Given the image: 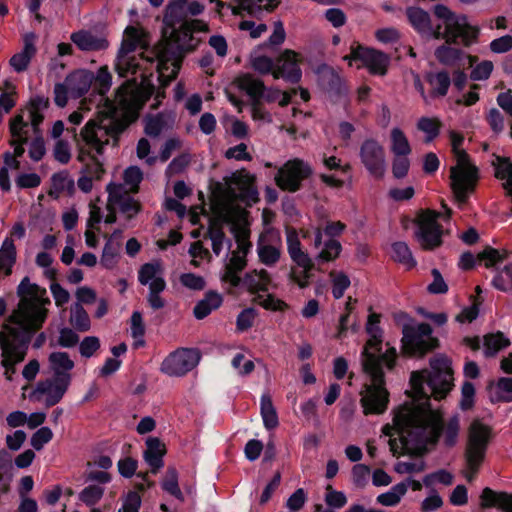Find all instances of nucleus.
<instances>
[{
    "label": "nucleus",
    "instance_id": "f257e3e1",
    "mask_svg": "<svg viewBox=\"0 0 512 512\" xmlns=\"http://www.w3.org/2000/svg\"><path fill=\"white\" fill-rule=\"evenodd\" d=\"M431 370L413 371L410 386L416 403L412 414L405 419L406 435L400 437L401 447L406 453L423 455L428 444H436L442 435L443 420L433 409L430 397L442 400L453 387V370L447 357L430 359Z\"/></svg>",
    "mask_w": 512,
    "mask_h": 512
},
{
    "label": "nucleus",
    "instance_id": "f03ea898",
    "mask_svg": "<svg viewBox=\"0 0 512 512\" xmlns=\"http://www.w3.org/2000/svg\"><path fill=\"white\" fill-rule=\"evenodd\" d=\"M142 75L140 82L137 79H128L123 82L117 90L120 98L119 104L122 110L121 117L112 118L108 125H103L100 121L90 119L82 128L80 136L87 146L94 149L101 155L104 147L110 143L112 138L113 146H117L122 133L135 121L138 120L141 110L146 103L154 97L152 110H156L162 104L166 97V88L164 81H159L157 87L151 77Z\"/></svg>",
    "mask_w": 512,
    "mask_h": 512
},
{
    "label": "nucleus",
    "instance_id": "7ed1b4c3",
    "mask_svg": "<svg viewBox=\"0 0 512 512\" xmlns=\"http://www.w3.org/2000/svg\"><path fill=\"white\" fill-rule=\"evenodd\" d=\"M187 0H169L163 22L171 29L175 47H167L157 54L158 81H164L163 86H169L174 81L182 67L184 57L193 52L201 43L194 36L197 32H207V23L199 19L186 18Z\"/></svg>",
    "mask_w": 512,
    "mask_h": 512
},
{
    "label": "nucleus",
    "instance_id": "20e7f679",
    "mask_svg": "<svg viewBox=\"0 0 512 512\" xmlns=\"http://www.w3.org/2000/svg\"><path fill=\"white\" fill-rule=\"evenodd\" d=\"M366 332L370 336L361 352L362 367L371 380L361 391L360 404L365 415L383 414L389 403V392L385 388L384 368L392 370L396 365L397 351L390 347L382 350L383 330L379 324L366 323Z\"/></svg>",
    "mask_w": 512,
    "mask_h": 512
},
{
    "label": "nucleus",
    "instance_id": "39448f33",
    "mask_svg": "<svg viewBox=\"0 0 512 512\" xmlns=\"http://www.w3.org/2000/svg\"><path fill=\"white\" fill-rule=\"evenodd\" d=\"M433 14L443 21L445 30H442L441 24L433 27L430 14L420 7L409 6L405 10L409 24L422 38L455 43L457 37H462L464 47L478 42L480 28L471 25L466 15H457L444 4H436Z\"/></svg>",
    "mask_w": 512,
    "mask_h": 512
},
{
    "label": "nucleus",
    "instance_id": "423d86ee",
    "mask_svg": "<svg viewBox=\"0 0 512 512\" xmlns=\"http://www.w3.org/2000/svg\"><path fill=\"white\" fill-rule=\"evenodd\" d=\"M48 362L53 376L38 381L32 396L40 401V396L45 395L46 407H52L58 404L68 391L72 381L71 371L75 367V363L67 352L62 351L50 353Z\"/></svg>",
    "mask_w": 512,
    "mask_h": 512
},
{
    "label": "nucleus",
    "instance_id": "0eeeda50",
    "mask_svg": "<svg viewBox=\"0 0 512 512\" xmlns=\"http://www.w3.org/2000/svg\"><path fill=\"white\" fill-rule=\"evenodd\" d=\"M493 437V429L489 425H486L479 420H474L470 424L464 451V459L467 469L465 478L468 482L474 481L480 471Z\"/></svg>",
    "mask_w": 512,
    "mask_h": 512
},
{
    "label": "nucleus",
    "instance_id": "6e6552de",
    "mask_svg": "<svg viewBox=\"0 0 512 512\" xmlns=\"http://www.w3.org/2000/svg\"><path fill=\"white\" fill-rule=\"evenodd\" d=\"M402 352L409 357L422 358L439 347V339L433 336L428 323L404 324L402 328Z\"/></svg>",
    "mask_w": 512,
    "mask_h": 512
},
{
    "label": "nucleus",
    "instance_id": "1a4fd4ad",
    "mask_svg": "<svg viewBox=\"0 0 512 512\" xmlns=\"http://www.w3.org/2000/svg\"><path fill=\"white\" fill-rule=\"evenodd\" d=\"M402 352L409 357L422 358L439 347V339L433 336L428 323L404 324L402 328Z\"/></svg>",
    "mask_w": 512,
    "mask_h": 512
},
{
    "label": "nucleus",
    "instance_id": "9d476101",
    "mask_svg": "<svg viewBox=\"0 0 512 512\" xmlns=\"http://www.w3.org/2000/svg\"><path fill=\"white\" fill-rule=\"evenodd\" d=\"M313 173L312 167L299 158L288 160L281 166L276 175L275 183L282 190L295 193L302 188V182Z\"/></svg>",
    "mask_w": 512,
    "mask_h": 512
},
{
    "label": "nucleus",
    "instance_id": "9b49d317",
    "mask_svg": "<svg viewBox=\"0 0 512 512\" xmlns=\"http://www.w3.org/2000/svg\"><path fill=\"white\" fill-rule=\"evenodd\" d=\"M200 358L198 349L178 348L164 358L160 371L170 377H182L197 366Z\"/></svg>",
    "mask_w": 512,
    "mask_h": 512
},
{
    "label": "nucleus",
    "instance_id": "f8f14e48",
    "mask_svg": "<svg viewBox=\"0 0 512 512\" xmlns=\"http://www.w3.org/2000/svg\"><path fill=\"white\" fill-rule=\"evenodd\" d=\"M439 216V212L426 210L419 217L415 236L424 250L432 251L443 243V227L438 222Z\"/></svg>",
    "mask_w": 512,
    "mask_h": 512
},
{
    "label": "nucleus",
    "instance_id": "ddd939ff",
    "mask_svg": "<svg viewBox=\"0 0 512 512\" xmlns=\"http://www.w3.org/2000/svg\"><path fill=\"white\" fill-rule=\"evenodd\" d=\"M17 295L20 298L18 308L20 313H48L45 305L51 303L46 295V289L35 283H31L28 276H25L17 287Z\"/></svg>",
    "mask_w": 512,
    "mask_h": 512
},
{
    "label": "nucleus",
    "instance_id": "4468645a",
    "mask_svg": "<svg viewBox=\"0 0 512 512\" xmlns=\"http://www.w3.org/2000/svg\"><path fill=\"white\" fill-rule=\"evenodd\" d=\"M345 60L359 61L366 67L372 75L384 76L387 74L390 64L388 54L374 49L365 47L361 44L351 46L350 54L344 57Z\"/></svg>",
    "mask_w": 512,
    "mask_h": 512
},
{
    "label": "nucleus",
    "instance_id": "2eb2a0df",
    "mask_svg": "<svg viewBox=\"0 0 512 512\" xmlns=\"http://www.w3.org/2000/svg\"><path fill=\"white\" fill-rule=\"evenodd\" d=\"M451 188L459 203H466L475 190L478 169L475 166H453L450 170Z\"/></svg>",
    "mask_w": 512,
    "mask_h": 512
},
{
    "label": "nucleus",
    "instance_id": "dca6fc26",
    "mask_svg": "<svg viewBox=\"0 0 512 512\" xmlns=\"http://www.w3.org/2000/svg\"><path fill=\"white\" fill-rule=\"evenodd\" d=\"M361 162L368 172L376 179H382L385 174V152L383 147L374 139H366L360 147Z\"/></svg>",
    "mask_w": 512,
    "mask_h": 512
},
{
    "label": "nucleus",
    "instance_id": "f3484780",
    "mask_svg": "<svg viewBox=\"0 0 512 512\" xmlns=\"http://www.w3.org/2000/svg\"><path fill=\"white\" fill-rule=\"evenodd\" d=\"M298 56V53L290 49H286L280 54L276 59L273 77L283 79L291 84L299 83L302 78V70L299 66Z\"/></svg>",
    "mask_w": 512,
    "mask_h": 512
},
{
    "label": "nucleus",
    "instance_id": "a211bd4d",
    "mask_svg": "<svg viewBox=\"0 0 512 512\" xmlns=\"http://www.w3.org/2000/svg\"><path fill=\"white\" fill-rule=\"evenodd\" d=\"M108 202L117 206L127 220L133 219L142 210V205L135 200L122 184L110 183L107 186Z\"/></svg>",
    "mask_w": 512,
    "mask_h": 512
},
{
    "label": "nucleus",
    "instance_id": "6ab92c4d",
    "mask_svg": "<svg viewBox=\"0 0 512 512\" xmlns=\"http://www.w3.org/2000/svg\"><path fill=\"white\" fill-rule=\"evenodd\" d=\"M508 257L507 251H500L491 246L485 247L480 253L477 255V260L480 262H484L487 268L496 267L506 260ZM476 258L473 253L470 251L464 252L460 256L459 267L462 270L468 271L475 267Z\"/></svg>",
    "mask_w": 512,
    "mask_h": 512
},
{
    "label": "nucleus",
    "instance_id": "aec40b11",
    "mask_svg": "<svg viewBox=\"0 0 512 512\" xmlns=\"http://www.w3.org/2000/svg\"><path fill=\"white\" fill-rule=\"evenodd\" d=\"M94 80L93 72L78 69L68 74L64 80L70 90V96L74 99L83 97L91 88Z\"/></svg>",
    "mask_w": 512,
    "mask_h": 512
},
{
    "label": "nucleus",
    "instance_id": "412c9836",
    "mask_svg": "<svg viewBox=\"0 0 512 512\" xmlns=\"http://www.w3.org/2000/svg\"><path fill=\"white\" fill-rule=\"evenodd\" d=\"M227 182L234 185L239 190L242 199H247L252 202L259 200L258 190L255 186V177L246 169L234 172Z\"/></svg>",
    "mask_w": 512,
    "mask_h": 512
},
{
    "label": "nucleus",
    "instance_id": "4be33fe9",
    "mask_svg": "<svg viewBox=\"0 0 512 512\" xmlns=\"http://www.w3.org/2000/svg\"><path fill=\"white\" fill-rule=\"evenodd\" d=\"M70 39L79 50L84 52L103 51L109 46L105 37L97 36L88 30L73 32Z\"/></svg>",
    "mask_w": 512,
    "mask_h": 512
},
{
    "label": "nucleus",
    "instance_id": "5701e85b",
    "mask_svg": "<svg viewBox=\"0 0 512 512\" xmlns=\"http://www.w3.org/2000/svg\"><path fill=\"white\" fill-rule=\"evenodd\" d=\"M35 39L36 35L31 32L25 34L23 38V49L21 52L15 53L9 60V64L13 67V69L20 73L25 71L30 62L31 59L36 54V47H35Z\"/></svg>",
    "mask_w": 512,
    "mask_h": 512
},
{
    "label": "nucleus",
    "instance_id": "b1692460",
    "mask_svg": "<svg viewBox=\"0 0 512 512\" xmlns=\"http://www.w3.org/2000/svg\"><path fill=\"white\" fill-rule=\"evenodd\" d=\"M166 454L165 445L157 437H149L146 440V450L143 453L145 462L150 466L151 473L157 474L164 466L163 457Z\"/></svg>",
    "mask_w": 512,
    "mask_h": 512
},
{
    "label": "nucleus",
    "instance_id": "393cba45",
    "mask_svg": "<svg viewBox=\"0 0 512 512\" xmlns=\"http://www.w3.org/2000/svg\"><path fill=\"white\" fill-rule=\"evenodd\" d=\"M480 500L484 509L496 507L502 512H512V493L496 492L486 487L482 490Z\"/></svg>",
    "mask_w": 512,
    "mask_h": 512
},
{
    "label": "nucleus",
    "instance_id": "a878e982",
    "mask_svg": "<svg viewBox=\"0 0 512 512\" xmlns=\"http://www.w3.org/2000/svg\"><path fill=\"white\" fill-rule=\"evenodd\" d=\"M237 87L246 92L252 100L253 106H257L264 98L266 87L261 79L255 78L253 75L246 73L238 76L235 80Z\"/></svg>",
    "mask_w": 512,
    "mask_h": 512
},
{
    "label": "nucleus",
    "instance_id": "bb28decb",
    "mask_svg": "<svg viewBox=\"0 0 512 512\" xmlns=\"http://www.w3.org/2000/svg\"><path fill=\"white\" fill-rule=\"evenodd\" d=\"M425 80L431 87L429 91V97L431 99L445 97L452 83L450 74L446 70L429 72L426 74Z\"/></svg>",
    "mask_w": 512,
    "mask_h": 512
},
{
    "label": "nucleus",
    "instance_id": "cd10ccee",
    "mask_svg": "<svg viewBox=\"0 0 512 512\" xmlns=\"http://www.w3.org/2000/svg\"><path fill=\"white\" fill-rule=\"evenodd\" d=\"M462 44V37H457L455 43H445L438 46L434 51V56L437 61L444 66H455L458 61L464 56L463 50L460 48L452 47V45Z\"/></svg>",
    "mask_w": 512,
    "mask_h": 512
},
{
    "label": "nucleus",
    "instance_id": "c85d7f7f",
    "mask_svg": "<svg viewBox=\"0 0 512 512\" xmlns=\"http://www.w3.org/2000/svg\"><path fill=\"white\" fill-rule=\"evenodd\" d=\"M286 234L287 250L291 260L297 266L308 265L310 257L308 253L302 250V244L299 240L297 231L294 228H290L287 230Z\"/></svg>",
    "mask_w": 512,
    "mask_h": 512
},
{
    "label": "nucleus",
    "instance_id": "c756f323",
    "mask_svg": "<svg viewBox=\"0 0 512 512\" xmlns=\"http://www.w3.org/2000/svg\"><path fill=\"white\" fill-rule=\"evenodd\" d=\"M223 302L222 296L213 290L208 291L204 298L196 303L193 314L196 319L206 318L213 310L219 308Z\"/></svg>",
    "mask_w": 512,
    "mask_h": 512
},
{
    "label": "nucleus",
    "instance_id": "7c9ffc66",
    "mask_svg": "<svg viewBox=\"0 0 512 512\" xmlns=\"http://www.w3.org/2000/svg\"><path fill=\"white\" fill-rule=\"evenodd\" d=\"M51 182L52 187L48 194L53 199H58L63 192L70 196L75 192L74 180L69 177V173L66 170L54 173L51 177Z\"/></svg>",
    "mask_w": 512,
    "mask_h": 512
},
{
    "label": "nucleus",
    "instance_id": "2f4dec72",
    "mask_svg": "<svg viewBox=\"0 0 512 512\" xmlns=\"http://www.w3.org/2000/svg\"><path fill=\"white\" fill-rule=\"evenodd\" d=\"M484 355L486 358H491L497 355L498 352L510 346L511 342L503 332L497 331L495 333H488L484 335Z\"/></svg>",
    "mask_w": 512,
    "mask_h": 512
},
{
    "label": "nucleus",
    "instance_id": "473e14b6",
    "mask_svg": "<svg viewBox=\"0 0 512 512\" xmlns=\"http://www.w3.org/2000/svg\"><path fill=\"white\" fill-rule=\"evenodd\" d=\"M260 413L263 419V425L267 430L275 429L279 425L276 409L268 393H264L261 396Z\"/></svg>",
    "mask_w": 512,
    "mask_h": 512
},
{
    "label": "nucleus",
    "instance_id": "72a5a7b5",
    "mask_svg": "<svg viewBox=\"0 0 512 512\" xmlns=\"http://www.w3.org/2000/svg\"><path fill=\"white\" fill-rule=\"evenodd\" d=\"M16 262V247L12 239L6 238L0 249V271L6 276L11 275L12 267Z\"/></svg>",
    "mask_w": 512,
    "mask_h": 512
},
{
    "label": "nucleus",
    "instance_id": "f704fd0d",
    "mask_svg": "<svg viewBox=\"0 0 512 512\" xmlns=\"http://www.w3.org/2000/svg\"><path fill=\"white\" fill-rule=\"evenodd\" d=\"M490 400L492 403H509L512 402V377H500L495 389L491 393Z\"/></svg>",
    "mask_w": 512,
    "mask_h": 512
},
{
    "label": "nucleus",
    "instance_id": "c9c22d12",
    "mask_svg": "<svg viewBox=\"0 0 512 512\" xmlns=\"http://www.w3.org/2000/svg\"><path fill=\"white\" fill-rule=\"evenodd\" d=\"M70 324L78 332H86L91 327L88 313L80 303L71 306Z\"/></svg>",
    "mask_w": 512,
    "mask_h": 512
},
{
    "label": "nucleus",
    "instance_id": "e433bc0d",
    "mask_svg": "<svg viewBox=\"0 0 512 512\" xmlns=\"http://www.w3.org/2000/svg\"><path fill=\"white\" fill-rule=\"evenodd\" d=\"M239 7L246 11L250 16H256L258 12L266 10L274 11L278 5V0H239Z\"/></svg>",
    "mask_w": 512,
    "mask_h": 512
},
{
    "label": "nucleus",
    "instance_id": "4c0bfd02",
    "mask_svg": "<svg viewBox=\"0 0 512 512\" xmlns=\"http://www.w3.org/2000/svg\"><path fill=\"white\" fill-rule=\"evenodd\" d=\"M408 484L400 482L394 485L389 491L377 496V502L383 506L393 507L396 506L401 498L406 494Z\"/></svg>",
    "mask_w": 512,
    "mask_h": 512
},
{
    "label": "nucleus",
    "instance_id": "58836bf2",
    "mask_svg": "<svg viewBox=\"0 0 512 512\" xmlns=\"http://www.w3.org/2000/svg\"><path fill=\"white\" fill-rule=\"evenodd\" d=\"M257 254L259 261L262 264L272 267L279 261L281 257V250L279 247L271 244H265L259 240L257 244Z\"/></svg>",
    "mask_w": 512,
    "mask_h": 512
},
{
    "label": "nucleus",
    "instance_id": "ea45409f",
    "mask_svg": "<svg viewBox=\"0 0 512 512\" xmlns=\"http://www.w3.org/2000/svg\"><path fill=\"white\" fill-rule=\"evenodd\" d=\"M205 238L212 241V250L218 256L223 249V243L226 239L222 224L217 220H212L208 226Z\"/></svg>",
    "mask_w": 512,
    "mask_h": 512
},
{
    "label": "nucleus",
    "instance_id": "a19ab883",
    "mask_svg": "<svg viewBox=\"0 0 512 512\" xmlns=\"http://www.w3.org/2000/svg\"><path fill=\"white\" fill-rule=\"evenodd\" d=\"M162 489L180 501H184V495L179 488L178 472L175 467H168L162 481Z\"/></svg>",
    "mask_w": 512,
    "mask_h": 512
},
{
    "label": "nucleus",
    "instance_id": "79ce46f5",
    "mask_svg": "<svg viewBox=\"0 0 512 512\" xmlns=\"http://www.w3.org/2000/svg\"><path fill=\"white\" fill-rule=\"evenodd\" d=\"M391 151L395 156H407L411 153L409 141L400 128L391 130Z\"/></svg>",
    "mask_w": 512,
    "mask_h": 512
},
{
    "label": "nucleus",
    "instance_id": "37998d69",
    "mask_svg": "<svg viewBox=\"0 0 512 512\" xmlns=\"http://www.w3.org/2000/svg\"><path fill=\"white\" fill-rule=\"evenodd\" d=\"M391 247L393 253L392 258L394 261L406 265L409 269L417 265L409 246L405 242H394Z\"/></svg>",
    "mask_w": 512,
    "mask_h": 512
},
{
    "label": "nucleus",
    "instance_id": "c03bdc74",
    "mask_svg": "<svg viewBox=\"0 0 512 512\" xmlns=\"http://www.w3.org/2000/svg\"><path fill=\"white\" fill-rule=\"evenodd\" d=\"M320 80L323 88L328 93L335 96H341L343 94L342 78L334 69H330L328 72L322 74Z\"/></svg>",
    "mask_w": 512,
    "mask_h": 512
},
{
    "label": "nucleus",
    "instance_id": "a18cd8bd",
    "mask_svg": "<svg viewBox=\"0 0 512 512\" xmlns=\"http://www.w3.org/2000/svg\"><path fill=\"white\" fill-rule=\"evenodd\" d=\"M140 70V63L135 56L116 58L115 71L121 78H127L129 75H135Z\"/></svg>",
    "mask_w": 512,
    "mask_h": 512
},
{
    "label": "nucleus",
    "instance_id": "49530a36",
    "mask_svg": "<svg viewBox=\"0 0 512 512\" xmlns=\"http://www.w3.org/2000/svg\"><path fill=\"white\" fill-rule=\"evenodd\" d=\"M441 126L440 120L429 117H422L417 123L418 129L427 135L425 139L426 143L433 141L439 135Z\"/></svg>",
    "mask_w": 512,
    "mask_h": 512
},
{
    "label": "nucleus",
    "instance_id": "de8ad7c7",
    "mask_svg": "<svg viewBox=\"0 0 512 512\" xmlns=\"http://www.w3.org/2000/svg\"><path fill=\"white\" fill-rule=\"evenodd\" d=\"M120 243L114 242L111 238H108L104 245L101 264L107 269H111L115 266L117 256L119 255Z\"/></svg>",
    "mask_w": 512,
    "mask_h": 512
},
{
    "label": "nucleus",
    "instance_id": "09e8293b",
    "mask_svg": "<svg viewBox=\"0 0 512 512\" xmlns=\"http://www.w3.org/2000/svg\"><path fill=\"white\" fill-rule=\"evenodd\" d=\"M302 271L296 273L294 270H291L289 274V279L297 284L299 288L304 289L309 286L310 280L312 278V271L315 270V264L313 260L310 258L308 265L300 266Z\"/></svg>",
    "mask_w": 512,
    "mask_h": 512
},
{
    "label": "nucleus",
    "instance_id": "8fccbe9b",
    "mask_svg": "<svg viewBox=\"0 0 512 512\" xmlns=\"http://www.w3.org/2000/svg\"><path fill=\"white\" fill-rule=\"evenodd\" d=\"M0 347L2 351L1 365L5 369L6 378L8 380H11V377L8 376V373H15V365L20 363L21 361L16 360L18 359V354L9 350L7 343L3 340L2 337Z\"/></svg>",
    "mask_w": 512,
    "mask_h": 512
},
{
    "label": "nucleus",
    "instance_id": "3c124183",
    "mask_svg": "<svg viewBox=\"0 0 512 512\" xmlns=\"http://www.w3.org/2000/svg\"><path fill=\"white\" fill-rule=\"evenodd\" d=\"M460 430V421L457 415L452 416L447 424L443 425L444 443L447 447L455 446Z\"/></svg>",
    "mask_w": 512,
    "mask_h": 512
},
{
    "label": "nucleus",
    "instance_id": "603ef678",
    "mask_svg": "<svg viewBox=\"0 0 512 512\" xmlns=\"http://www.w3.org/2000/svg\"><path fill=\"white\" fill-rule=\"evenodd\" d=\"M124 183L130 186L129 193L139 192V184L143 180V172L138 166H129L123 173Z\"/></svg>",
    "mask_w": 512,
    "mask_h": 512
},
{
    "label": "nucleus",
    "instance_id": "864d4df0",
    "mask_svg": "<svg viewBox=\"0 0 512 512\" xmlns=\"http://www.w3.org/2000/svg\"><path fill=\"white\" fill-rule=\"evenodd\" d=\"M93 83L100 95H106L112 85V75L107 66H101L97 70L96 75H94Z\"/></svg>",
    "mask_w": 512,
    "mask_h": 512
},
{
    "label": "nucleus",
    "instance_id": "5fc2aeb1",
    "mask_svg": "<svg viewBox=\"0 0 512 512\" xmlns=\"http://www.w3.org/2000/svg\"><path fill=\"white\" fill-rule=\"evenodd\" d=\"M104 489L98 485H89L79 493V499L86 506H94L103 497Z\"/></svg>",
    "mask_w": 512,
    "mask_h": 512
},
{
    "label": "nucleus",
    "instance_id": "6e6d98bb",
    "mask_svg": "<svg viewBox=\"0 0 512 512\" xmlns=\"http://www.w3.org/2000/svg\"><path fill=\"white\" fill-rule=\"evenodd\" d=\"M341 251V243L338 240L329 239L324 243V248L318 254L317 259L321 262H330L335 260Z\"/></svg>",
    "mask_w": 512,
    "mask_h": 512
},
{
    "label": "nucleus",
    "instance_id": "4d7b16f0",
    "mask_svg": "<svg viewBox=\"0 0 512 512\" xmlns=\"http://www.w3.org/2000/svg\"><path fill=\"white\" fill-rule=\"evenodd\" d=\"M144 132L150 137H158L165 126V121L161 114L150 115L148 114L145 119Z\"/></svg>",
    "mask_w": 512,
    "mask_h": 512
},
{
    "label": "nucleus",
    "instance_id": "13d9d810",
    "mask_svg": "<svg viewBox=\"0 0 512 512\" xmlns=\"http://www.w3.org/2000/svg\"><path fill=\"white\" fill-rule=\"evenodd\" d=\"M475 386L470 381H465L461 387V400L460 408L463 411H468L474 407L475 403Z\"/></svg>",
    "mask_w": 512,
    "mask_h": 512
},
{
    "label": "nucleus",
    "instance_id": "bf43d9fd",
    "mask_svg": "<svg viewBox=\"0 0 512 512\" xmlns=\"http://www.w3.org/2000/svg\"><path fill=\"white\" fill-rule=\"evenodd\" d=\"M161 272V266L158 263H145L138 271V281L141 285H147Z\"/></svg>",
    "mask_w": 512,
    "mask_h": 512
},
{
    "label": "nucleus",
    "instance_id": "052dcab7",
    "mask_svg": "<svg viewBox=\"0 0 512 512\" xmlns=\"http://www.w3.org/2000/svg\"><path fill=\"white\" fill-rule=\"evenodd\" d=\"M352 481L357 488H364L369 481L371 469L365 464H355L352 468Z\"/></svg>",
    "mask_w": 512,
    "mask_h": 512
},
{
    "label": "nucleus",
    "instance_id": "680f3d73",
    "mask_svg": "<svg viewBox=\"0 0 512 512\" xmlns=\"http://www.w3.org/2000/svg\"><path fill=\"white\" fill-rule=\"evenodd\" d=\"M53 438V432L49 427H41L39 428L31 437L30 444L31 446L37 450L40 451L43 449L45 444L50 442Z\"/></svg>",
    "mask_w": 512,
    "mask_h": 512
},
{
    "label": "nucleus",
    "instance_id": "e2e57ef3",
    "mask_svg": "<svg viewBox=\"0 0 512 512\" xmlns=\"http://www.w3.org/2000/svg\"><path fill=\"white\" fill-rule=\"evenodd\" d=\"M257 312L253 307L242 310L236 319V328L239 332H244L253 326Z\"/></svg>",
    "mask_w": 512,
    "mask_h": 512
},
{
    "label": "nucleus",
    "instance_id": "0e129e2a",
    "mask_svg": "<svg viewBox=\"0 0 512 512\" xmlns=\"http://www.w3.org/2000/svg\"><path fill=\"white\" fill-rule=\"evenodd\" d=\"M79 335L71 328L64 327L59 330L57 344L62 348H73L79 343Z\"/></svg>",
    "mask_w": 512,
    "mask_h": 512
},
{
    "label": "nucleus",
    "instance_id": "69168bd1",
    "mask_svg": "<svg viewBox=\"0 0 512 512\" xmlns=\"http://www.w3.org/2000/svg\"><path fill=\"white\" fill-rule=\"evenodd\" d=\"M326 490L325 502L330 508L340 509L346 505L347 497L343 492L334 490L331 485Z\"/></svg>",
    "mask_w": 512,
    "mask_h": 512
},
{
    "label": "nucleus",
    "instance_id": "338daca9",
    "mask_svg": "<svg viewBox=\"0 0 512 512\" xmlns=\"http://www.w3.org/2000/svg\"><path fill=\"white\" fill-rule=\"evenodd\" d=\"M275 63L276 61H273L272 58L260 55L256 56L252 59V67L255 71H257L260 74H269L271 73L273 75V71L275 70Z\"/></svg>",
    "mask_w": 512,
    "mask_h": 512
},
{
    "label": "nucleus",
    "instance_id": "774afa93",
    "mask_svg": "<svg viewBox=\"0 0 512 512\" xmlns=\"http://www.w3.org/2000/svg\"><path fill=\"white\" fill-rule=\"evenodd\" d=\"M100 348V340L96 336H86L79 345V352L82 357L90 358Z\"/></svg>",
    "mask_w": 512,
    "mask_h": 512
}]
</instances>
